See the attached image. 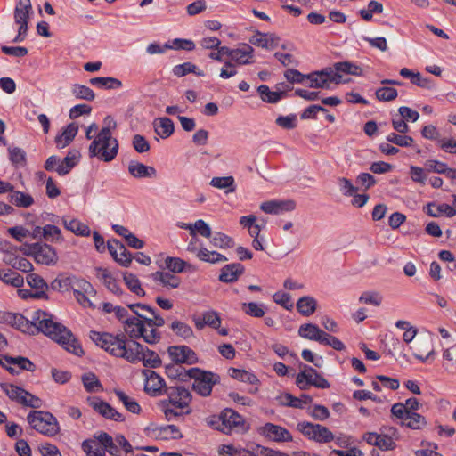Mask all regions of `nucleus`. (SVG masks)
<instances>
[{
	"instance_id": "58836bf2",
	"label": "nucleus",
	"mask_w": 456,
	"mask_h": 456,
	"mask_svg": "<svg viewBox=\"0 0 456 456\" xmlns=\"http://www.w3.org/2000/svg\"><path fill=\"white\" fill-rule=\"evenodd\" d=\"M426 418L419 413H409L403 422H401L402 426L407 427L411 429L419 430L427 426Z\"/></svg>"
},
{
	"instance_id": "052dcab7",
	"label": "nucleus",
	"mask_w": 456,
	"mask_h": 456,
	"mask_svg": "<svg viewBox=\"0 0 456 456\" xmlns=\"http://www.w3.org/2000/svg\"><path fill=\"white\" fill-rule=\"evenodd\" d=\"M375 95L379 101L390 102L397 97L398 93L395 88L384 86L377 89Z\"/></svg>"
},
{
	"instance_id": "338daca9",
	"label": "nucleus",
	"mask_w": 456,
	"mask_h": 456,
	"mask_svg": "<svg viewBox=\"0 0 456 456\" xmlns=\"http://www.w3.org/2000/svg\"><path fill=\"white\" fill-rule=\"evenodd\" d=\"M146 327L147 326H144L141 338H142L144 342L150 345H155L159 343L161 338L160 332L158 331L154 327L151 328L150 330H148Z\"/></svg>"
},
{
	"instance_id": "4468645a",
	"label": "nucleus",
	"mask_w": 456,
	"mask_h": 456,
	"mask_svg": "<svg viewBox=\"0 0 456 456\" xmlns=\"http://www.w3.org/2000/svg\"><path fill=\"white\" fill-rule=\"evenodd\" d=\"M132 346H134V353H135L137 359L134 363L142 362L144 367L158 368L161 365V359L153 350L143 348L142 345L135 340H132Z\"/></svg>"
},
{
	"instance_id": "a18cd8bd",
	"label": "nucleus",
	"mask_w": 456,
	"mask_h": 456,
	"mask_svg": "<svg viewBox=\"0 0 456 456\" xmlns=\"http://www.w3.org/2000/svg\"><path fill=\"white\" fill-rule=\"evenodd\" d=\"M189 73H194L199 77L204 76V72L202 70H198L197 66L191 62H184L183 64L175 65L173 68V74L178 77H183Z\"/></svg>"
},
{
	"instance_id": "393cba45",
	"label": "nucleus",
	"mask_w": 456,
	"mask_h": 456,
	"mask_svg": "<svg viewBox=\"0 0 456 456\" xmlns=\"http://www.w3.org/2000/svg\"><path fill=\"white\" fill-rule=\"evenodd\" d=\"M8 192H10L8 196L9 201L18 208H27L34 204L33 197L28 193L14 191L13 188Z\"/></svg>"
},
{
	"instance_id": "2eb2a0df",
	"label": "nucleus",
	"mask_w": 456,
	"mask_h": 456,
	"mask_svg": "<svg viewBox=\"0 0 456 456\" xmlns=\"http://www.w3.org/2000/svg\"><path fill=\"white\" fill-rule=\"evenodd\" d=\"M167 354L173 362L180 365L198 362L196 353L187 346H170Z\"/></svg>"
},
{
	"instance_id": "bf43d9fd",
	"label": "nucleus",
	"mask_w": 456,
	"mask_h": 456,
	"mask_svg": "<svg viewBox=\"0 0 456 456\" xmlns=\"http://www.w3.org/2000/svg\"><path fill=\"white\" fill-rule=\"evenodd\" d=\"M359 302L379 306L382 303V296L377 291H365L360 296Z\"/></svg>"
},
{
	"instance_id": "4be33fe9",
	"label": "nucleus",
	"mask_w": 456,
	"mask_h": 456,
	"mask_svg": "<svg viewBox=\"0 0 456 456\" xmlns=\"http://www.w3.org/2000/svg\"><path fill=\"white\" fill-rule=\"evenodd\" d=\"M223 426L229 430L232 428H240L244 425V419L232 409H224L220 415Z\"/></svg>"
},
{
	"instance_id": "aec40b11",
	"label": "nucleus",
	"mask_w": 456,
	"mask_h": 456,
	"mask_svg": "<svg viewBox=\"0 0 456 456\" xmlns=\"http://www.w3.org/2000/svg\"><path fill=\"white\" fill-rule=\"evenodd\" d=\"M78 132V126L76 123H70L62 129L61 134L55 137L56 147L63 149L69 145Z\"/></svg>"
},
{
	"instance_id": "412c9836",
	"label": "nucleus",
	"mask_w": 456,
	"mask_h": 456,
	"mask_svg": "<svg viewBox=\"0 0 456 456\" xmlns=\"http://www.w3.org/2000/svg\"><path fill=\"white\" fill-rule=\"evenodd\" d=\"M254 49L251 45L245 44L240 48H235V52L230 61L236 65H247L254 62Z\"/></svg>"
},
{
	"instance_id": "c85d7f7f",
	"label": "nucleus",
	"mask_w": 456,
	"mask_h": 456,
	"mask_svg": "<svg viewBox=\"0 0 456 456\" xmlns=\"http://www.w3.org/2000/svg\"><path fill=\"white\" fill-rule=\"evenodd\" d=\"M0 281L14 288H20L24 283L23 277L12 269L0 271Z\"/></svg>"
},
{
	"instance_id": "0eeeda50",
	"label": "nucleus",
	"mask_w": 456,
	"mask_h": 456,
	"mask_svg": "<svg viewBox=\"0 0 456 456\" xmlns=\"http://www.w3.org/2000/svg\"><path fill=\"white\" fill-rule=\"evenodd\" d=\"M297 430L305 436L318 443H328L334 439V436L328 428L320 424H314L307 421L299 422Z\"/></svg>"
},
{
	"instance_id": "9d476101",
	"label": "nucleus",
	"mask_w": 456,
	"mask_h": 456,
	"mask_svg": "<svg viewBox=\"0 0 456 456\" xmlns=\"http://www.w3.org/2000/svg\"><path fill=\"white\" fill-rule=\"evenodd\" d=\"M128 308L139 318H143L145 326L149 328L162 327L165 324V320L162 316L156 313V310L151 306L144 304H130L127 305Z\"/></svg>"
},
{
	"instance_id": "dca6fc26",
	"label": "nucleus",
	"mask_w": 456,
	"mask_h": 456,
	"mask_svg": "<svg viewBox=\"0 0 456 456\" xmlns=\"http://www.w3.org/2000/svg\"><path fill=\"white\" fill-rule=\"evenodd\" d=\"M261 435L274 442H290L292 436L288 429L273 423L265 424L260 429Z\"/></svg>"
},
{
	"instance_id": "09e8293b",
	"label": "nucleus",
	"mask_w": 456,
	"mask_h": 456,
	"mask_svg": "<svg viewBox=\"0 0 456 456\" xmlns=\"http://www.w3.org/2000/svg\"><path fill=\"white\" fill-rule=\"evenodd\" d=\"M83 385L87 392H96L99 390H102V386L96 377V375L93 372H87L82 377Z\"/></svg>"
},
{
	"instance_id": "de8ad7c7",
	"label": "nucleus",
	"mask_w": 456,
	"mask_h": 456,
	"mask_svg": "<svg viewBox=\"0 0 456 456\" xmlns=\"http://www.w3.org/2000/svg\"><path fill=\"white\" fill-rule=\"evenodd\" d=\"M97 439L101 444L104 446V449L112 456H118L120 450L117 444H115L111 436L106 432H102L97 436Z\"/></svg>"
},
{
	"instance_id": "c9c22d12",
	"label": "nucleus",
	"mask_w": 456,
	"mask_h": 456,
	"mask_svg": "<svg viewBox=\"0 0 456 456\" xmlns=\"http://www.w3.org/2000/svg\"><path fill=\"white\" fill-rule=\"evenodd\" d=\"M189 370H185L182 365L177 363L167 364L165 368L166 375L172 379H178L180 381H186L189 378L187 374Z\"/></svg>"
},
{
	"instance_id": "a878e982",
	"label": "nucleus",
	"mask_w": 456,
	"mask_h": 456,
	"mask_svg": "<svg viewBox=\"0 0 456 456\" xmlns=\"http://www.w3.org/2000/svg\"><path fill=\"white\" fill-rule=\"evenodd\" d=\"M426 213L432 217H438L444 214L448 217H452L456 215L454 208L448 204L436 205L435 202H430L425 207Z\"/></svg>"
},
{
	"instance_id": "6e6d98bb",
	"label": "nucleus",
	"mask_w": 456,
	"mask_h": 456,
	"mask_svg": "<svg viewBox=\"0 0 456 456\" xmlns=\"http://www.w3.org/2000/svg\"><path fill=\"white\" fill-rule=\"evenodd\" d=\"M166 267L172 273H182L185 270V267H191V265L187 264L185 261L178 257L168 256L165 260Z\"/></svg>"
},
{
	"instance_id": "5701e85b",
	"label": "nucleus",
	"mask_w": 456,
	"mask_h": 456,
	"mask_svg": "<svg viewBox=\"0 0 456 456\" xmlns=\"http://www.w3.org/2000/svg\"><path fill=\"white\" fill-rule=\"evenodd\" d=\"M128 172L134 178L154 177L157 174L153 167L146 166L136 161H131L129 163Z\"/></svg>"
},
{
	"instance_id": "7c9ffc66",
	"label": "nucleus",
	"mask_w": 456,
	"mask_h": 456,
	"mask_svg": "<svg viewBox=\"0 0 456 456\" xmlns=\"http://www.w3.org/2000/svg\"><path fill=\"white\" fill-rule=\"evenodd\" d=\"M209 184L215 188L225 190L226 193L234 192L236 191L235 180L232 175L213 177Z\"/></svg>"
},
{
	"instance_id": "7ed1b4c3",
	"label": "nucleus",
	"mask_w": 456,
	"mask_h": 456,
	"mask_svg": "<svg viewBox=\"0 0 456 456\" xmlns=\"http://www.w3.org/2000/svg\"><path fill=\"white\" fill-rule=\"evenodd\" d=\"M89 156L97 157L100 160L110 162L113 160L118 151V142L112 137L108 129H101L97 136L89 145Z\"/></svg>"
},
{
	"instance_id": "2f4dec72",
	"label": "nucleus",
	"mask_w": 456,
	"mask_h": 456,
	"mask_svg": "<svg viewBox=\"0 0 456 456\" xmlns=\"http://www.w3.org/2000/svg\"><path fill=\"white\" fill-rule=\"evenodd\" d=\"M63 224L67 230L71 231L76 235L85 237L90 235L91 231L89 226L77 219L68 220L66 217H63Z\"/></svg>"
},
{
	"instance_id": "ea45409f",
	"label": "nucleus",
	"mask_w": 456,
	"mask_h": 456,
	"mask_svg": "<svg viewBox=\"0 0 456 456\" xmlns=\"http://www.w3.org/2000/svg\"><path fill=\"white\" fill-rule=\"evenodd\" d=\"M9 159L16 167H25L27 164V154L24 150L19 147H9Z\"/></svg>"
},
{
	"instance_id": "3c124183",
	"label": "nucleus",
	"mask_w": 456,
	"mask_h": 456,
	"mask_svg": "<svg viewBox=\"0 0 456 456\" xmlns=\"http://www.w3.org/2000/svg\"><path fill=\"white\" fill-rule=\"evenodd\" d=\"M27 283L37 291H45L46 293L49 290V286L46 281L37 273L28 274L26 277Z\"/></svg>"
},
{
	"instance_id": "f8f14e48",
	"label": "nucleus",
	"mask_w": 456,
	"mask_h": 456,
	"mask_svg": "<svg viewBox=\"0 0 456 456\" xmlns=\"http://www.w3.org/2000/svg\"><path fill=\"white\" fill-rule=\"evenodd\" d=\"M144 376V391L151 396H159L164 395L167 387L164 379L156 371L144 369L142 370Z\"/></svg>"
},
{
	"instance_id": "f3484780",
	"label": "nucleus",
	"mask_w": 456,
	"mask_h": 456,
	"mask_svg": "<svg viewBox=\"0 0 456 456\" xmlns=\"http://www.w3.org/2000/svg\"><path fill=\"white\" fill-rule=\"evenodd\" d=\"M144 326V319L137 315L127 317L123 321V329L132 340L141 338Z\"/></svg>"
},
{
	"instance_id": "864d4df0",
	"label": "nucleus",
	"mask_w": 456,
	"mask_h": 456,
	"mask_svg": "<svg viewBox=\"0 0 456 456\" xmlns=\"http://www.w3.org/2000/svg\"><path fill=\"white\" fill-rule=\"evenodd\" d=\"M334 73H346L351 75H360L362 69L349 61L337 62L334 64Z\"/></svg>"
},
{
	"instance_id": "37998d69",
	"label": "nucleus",
	"mask_w": 456,
	"mask_h": 456,
	"mask_svg": "<svg viewBox=\"0 0 456 456\" xmlns=\"http://www.w3.org/2000/svg\"><path fill=\"white\" fill-rule=\"evenodd\" d=\"M210 239L211 245L218 248H230L235 244L232 238L220 232H215Z\"/></svg>"
},
{
	"instance_id": "6e6552de",
	"label": "nucleus",
	"mask_w": 456,
	"mask_h": 456,
	"mask_svg": "<svg viewBox=\"0 0 456 456\" xmlns=\"http://www.w3.org/2000/svg\"><path fill=\"white\" fill-rule=\"evenodd\" d=\"M164 395H167L168 398L161 401L162 405L171 404L173 407L184 409L189 406L191 401V392L183 387H167Z\"/></svg>"
},
{
	"instance_id": "603ef678",
	"label": "nucleus",
	"mask_w": 456,
	"mask_h": 456,
	"mask_svg": "<svg viewBox=\"0 0 456 456\" xmlns=\"http://www.w3.org/2000/svg\"><path fill=\"white\" fill-rule=\"evenodd\" d=\"M1 387L11 400L15 401L20 404V400L23 396L25 389L18 386L7 383L2 384Z\"/></svg>"
},
{
	"instance_id": "72a5a7b5",
	"label": "nucleus",
	"mask_w": 456,
	"mask_h": 456,
	"mask_svg": "<svg viewBox=\"0 0 456 456\" xmlns=\"http://www.w3.org/2000/svg\"><path fill=\"white\" fill-rule=\"evenodd\" d=\"M257 92L260 94L262 101L268 103H276L281 99L286 96L285 92H274L271 91L266 85H261L257 88Z\"/></svg>"
},
{
	"instance_id": "4d7b16f0",
	"label": "nucleus",
	"mask_w": 456,
	"mask_h": 456,
	"mask_svg": "<svg viewBox=\"0 0 456 456\" xmlns=\"http://www.w3.org/2000/svg\"><path fill=\"white\" fill-rule=\"evenodd\" d=\"M33 11L15 7L14 21L19 28H28V20Z\"/></svg>"
},
{
	"instance_id": "c756f323",
	"label": "nucleus",
	"mask_w": 456,
	"mask_h": 456,
	"mask_svg": "<svg viewBox=\"0 0 456 456\" xmlns=\"http://www.w3.org/2000/svg\"><path fill=\"white\" fill-rule=\"evenodd\" d=\"M197 257L203 262L210 263V264H217L222 262H226L228 258L216 252V251H210L207 249L206 248H200L197 254Z\"/></svg>"
},
{
	"instance_id": "0e129e2a",
	"label": "nucleus",
	"mask_w": 456,
	"mask_h": 456,
	"mask_svg": "<svg viewBox=\"0 0 456 456\" xmlns=\"http://www.w3.org/2000/svg\"><path fill=\"white\" fill-rule=\"evenodd\" d=\"M243 311L253 317H263L265 315V310L262 305H258L255 302L243 303L242 304Z\"/></svg>"
},
{
	"instance_id": "e2e57ef3",
	"label": "nucleus",
	"mask_w": 456,
	"mask_h": 456,
	"mask_svg": "<svg viewBox=\"0 0 456 456\" xmlns=\"http://www.w3.org/2000/svg\"><path fill=\"white\" fill-rule=\"evenodd\" d=\"M43 237L49 241H59L61 238V230L53 224H46L43 227Z\"/></svg>"
},
{
	"instance_id": "1a4fd4ad",
	"label": "nucleus",
	"mask_w": 456,
	"mask_h": 456,
	"mask_svg": "<svg viewBox=\"0 0 456 456\" xmlns=\"http://www.w3.org/2000/svg\"><path fill=\"white\" fill-rule=\"evenodd\" d=\"M24 253L28 256H32L38 264L45 265H55L58 261L54 248L47 244L39 242L31 244Z\"/></svg>"
},
{
	"instance_id": "423d86ee",
	"label": "nucleus",
	"mask_w": 456,
	"mask_h": 456,
	"mask_svg": "<svg viewBox=\"0 0 456 456\" xmlns=\"http://www.w3.org/2000/svg\"><path fill=\"white\" fill-rule=\"evenodd\" d=\"M81 153L78 150H70L66 157L61 159L55 155L50 156L45 162L44 168L49 172H56L59 175H68L79 162Z\"/></svg>"
},
{
	"instance_id": "49530a36",
	"label": "nucleus",
	"mask_w": 456,
	"mask_h": 456,
	"mask_svg": "<svg viewBox=\"0 0 456 456\" xmlns=\"http://www.w3.org/2000/svg\"><path fill=\"white\" fill-rule=\"evenodd\" d=\"M170 328L176 336L181 337L183 339L186 340L194 336L191 327L181 321H174L171 323Z\"/></svg>"
},
{
	"instance_id": "69168bd1",
	"label": "nucleus",
	"mask_w": 456,
	"mask_h": 456,
	"mask_svg": "<svg viewBox=\"0 0 456 456\" xmlns=\"http://www.w3.org/2000/svg\"><path fill=\"white\" fill-rule=\"evenodd\" d=\"M275 123L277 126L284 128V129H293L297 126V116L295 114H290L288 116H279Z\"/></svg>"
},
{
	"instance_id": "bb28decb",
	"label": "nucleus",
	"mask_w": 456,
	"mask_h": 456,
	"mask_svg": "<svg viewBox=\"0 0 456 456\" xmlns=\"http://www.w3.org/2000/svg\"><path fill=\"white\" fill-rule=\"evenodd\" d=\"M153 124L155 132L163 139L169 137L175 131L174 123L168 118H159Z\"/></svg>"
},
{
	"instance_id": "f257e3e1",
	"label": "nucleus",
	"mask_w": 456,
	"mask_h": 456,
	"mask_svg": "<svg viewBox=\"0 0 456 456\" xmlns=\"http://www.w3.org/2000/svg\"><path fill=\"white\" fill-rule=\"evenodd\" d=\"M13 327L28 334H34L36 331L43 332L75 355L80 356L84 354L82 346L71 331L61 323L55 322L53 316L45 311L34 312L32 321H28L19 314Z\"/></svg>"
},
{
	"instance_id": "a211bd4d",
	"label": "nucleus",
	"mask_w": 456,
	"mask_h": 456,
	"mask_svg": "<svg viewBox=\"0 0 456 456\" xmlns=\"http://www.w3.org/2000/svg\"><path fill=\"white\" fill-rule=\"evenodd\" d=\"M296 208L293 200H270L263 202L260 206L262 211L266 214L279 215L283 211H292Z\"/></svg>"
},
{
	"instance_id": "473e14b6",
	"label": "nucleus",
	"mask_w": 456,
	"mask_h": 456,
	"mask_svg": "<svg viewBox=\"0 0 456 456\" xmlns=\"http://www.w3.org/2000/svg\"><path fill=\"white\" fill-rule=\"evenodd\" d=\"M71 275L66 273H60L48 286L49 289L58 291L61 293L70 290Z\"/></svg>"
},
{
	"instance_id": "20e7f679",
	"label": "nucleus",
	"mask_w": 456,
	"mask_h": 456,
	"mask_svg": "<svg viewBox=\"0 0 456 456\" xmlns=\"http://www.w3.org/2000/svg\"><path fill=\"white\" fill-rule=\"evenodd\" d=\"M27 420L33 429L49 437L60 431L57 419L49 411H32L28 414Z\"/></svg>"
},
{
	"instance_id": "b1692460",
	"label": "nucleus",
	"mask_w": 456,
	"mask_h": 456,
	"mask_svg": "<svg viewBox=\"0 0 456 456\" xmlns=\"http://www.w3.org/2000/svg\"><path fill=\"white\" fill-rule=\"evenodd\" d=\"M298 335L303 338L321 343L325 331L321 330L316 324L305 323L299 327Z\"/></svg>"
},
{
	"instance_id": "cd10ccee",
	"label": "nucleus",
	"mask_w": 456,
	"mask_h": 456,
	"mask_svg": "<svg viewBox=\"0 0 456 456\" xmlns=\"http://www.w3.org/2000/svg\"><path fill=\"white\" fill-rule=\"evenodd\" d=\"M153 279L168 289L178 288L181 284L180 278L168 272H156L153 274Z\"/></svg>"
},
{
	"instance_id": "a19ab883",
	"label": "nucleus",
	"mask_w": 456,
	"mask_h": 456,
	"mask_svg": "<svg viewBox=\"0 0 456 456\" xmlns=\"http://www.w3.org/2000/svg\"><path fill=\"white\" fill-rule=\"evenodd\" d=\"M114 393L128 411L134 414L140 413L141 406L134 399L129 397L125 392L121 390L115 389Z\"/></svg>"
},
{
	"instance_id": "e433bc0d",
	"label": "nucleus",
	"mask_w": 456,
	"mask_h": 456,
	"mask_svg": "<svg viewBox=\"0 0 456 456\" xmlns=\"http://www.w3.org/2000/svg\"><path fill=\"white\" fill-rule=\"evenodd\" d=\"M317 306L316 300L312 297H302L297 303V308L298 312L304 316H309L313 314Z\"/></svg>"
},
{
	"instance_id": "5fc2aeb1",
	"label": "nucleus",
	"mask_w": 456,
	"mask_h": 456,
	"mask_svg": "<svg viewBox=\"0 0 456 456\" xmlns=\"http://www.w3.org/2000/svg\"><path fill=\"white\" fill-rule=\"evenodd\" d=\"M72 94L77 99L93 101L95 97L94 91L86 86L75 84L72 86Z\"/></svg>"
},
{
	"instance_id": "ddd939ff",
	"label": "nucleus",
	"mask_w": 456,
	"mask_h": 456,
	"mask_svg": "<svg viewBox=\"0 0 456 456\" xmlns=\"http://www.w3.org/2000/svg\"><path fill=\"white\" fill-rule=\"evenodd\" d=\"M89 405L100 415L105 419H111L118 422H123L125 417L122 413L118 412L110 403L104 402L97 396H89L87 398Z\"/></svg>"
},
{
	"instance_id": "774afa93",
	"label": "nucleus",
	"mask_w": 456,
	"mask_h": 456,
	"mask_svg": "<svg viewBox=\"0 0 456 456\" xmlns=\"http://www.w3.org/2000/svg\"><path fill=\"white\" fill-rule=\"evenodd\" d=\"M132 144H133L134 149L138 153H144V152L149 151V150H150V143L145 139V137L141 134H135L133 137Z\"/></svg>"
},
{
	"instance_id": "6ab92c4d",
	"label": "nucleus",
	"mask_w": 456,
	"mask_h": 456,
	"mask_svg": "<svg viewBox=\"0 0 456 456\" xmlns=\"http://www.w3.org/2000/svg\"><path fill=\"white\" fill-rule=\"evenodd\" d=\"M244 271V266L240 263L226 265L221 269L218 280L224 283H232L239 279Z\"/></svg>"
},
{
	"instance_id": "4c0bfd02",
	"label": "nucleus",
	"mask_w": 456,
	"mask_h": 456,
	"mask_svg": "<svg viewBox=\"0 0 456 456\" xmlns=\"http://www.w3.org/2000/svg\"><path fill=\"white\" fill-rule=\"evenodd\" d=\"M229 375L239 381L246 382L248 384H257L259 382L257 377L245 370H240L236 368H230L228 370Z\"/></svg>"
},
{
	"instance_id": "f704fd0d",
	"label": "nucleus",
	"mask_w": 456,
	"mask_h": 456,
	"mask_svg": "<svg viewBox=\"0 0 456 456\" xmlns=\"http://www.w3.org/2000/svg\"><path fill=\"white\" fill-rule=\"evenodd\" d=\"M70 281V290L73 291L74 294H76V290L79 292H83L84 294H89V295H95L96 291L92 286V284L82 278H77L75 275H71Z\"/></svg>"
},
{
	"instance_id": "f03ea898",
	"label": "nucleus",
	"mask_w": 456,
	"mask_h": 456,
	"mask_svg": "<svg viewBox=\"0 0 456 456\" xmlns=\"http://www.w3.org/2000/svg\"><path fill=\"white\" fill-rule=\"evenodd\" d=\"M90 338L96 346L113 356L124 358L131 363H134L137 359L135 353L133 351L132 340L127 342L126 335L123 333L112 335L107 332L91 331Z\"/></svg>"
},
{
	"instance_id": "c03bdc74",
	"label": "nucleus",
	"mask_w": 456,
	"mask_h": 456,
	"mask_svg": "<svg viewBox=\"0 0 456 456\" xmlns=\"http://www.w3.org/2000/svg\"><path fill=\"white\" fill-rule=\"evenodd\" d=\"M89 82L93 86L106 89H118L122 86V82L119 79L111 77H94Z\"/></svg>"
},
{
	"instance_id": "680f3d73",
	"label": "nucleus",
	"mask_w": 456,
	"mask_h": 456,
	"mask_svg": "<svg viewBox=\"0 0 456 456\" xmlns=\"http://www.w3.org/2000/svg\"><path fill=\"white\" fill-rule=\"evenodd\" d=\"M20 404L30 408L38 409L42 407L43 402L39 397L25 390L20 400Z\"/></svg>"
},
{
	"instance_id": "8fccbe9b",
	"label": "nucleus",
	"mask_w": 456,
	"mask_h": 456,
	"mask_svg": "<svg viewBox=\"0 0 456 456\" xmlns=\"http://www.w3.org/2000/svg\"><path fill=\"white\" fill-rule=\"evenodd\" d=\"M123 278L126 285L132 292L137 296H144L145 292L142 289L141 283L134 274L130 273H124Z\"/></svg>"
},
{
	"instance_id": "39448f33",
	"label": "nucleus",
	"mask_w": 456,
	"mask_h": 456,
	"mask_svg": "<svg viewBox=\"0 0 456 456\" xmlns=\"http://www.w3.org/2000/svg\"><path fill=\"white\" fill-rule=\"evenodd\" d=\"M187 374L194 380L192 390L204 397L210 395L213 387L220 382L219 375L196 367L189 369Z\"/></svg>"
},
{
	"instance_id": "9b49d317",
	"label": "nucleus",
	"mask_w": 456,
	"mask_h": 456,
	"mask_svg": "<svg viewBox=\"0 0 456 456\" xmlns=\"http://www.w3.org/2000/svg\"><path fill=\"white\" fill-rule=\"evenodd\" d=\"M342 76L334 73L331 69H326L322 71H315L306 75L305 79L310 81L309 87L311 88H326L330 87V83L339 84Z\"/></svg>"
},
{
	"instance_id": "79ce46f5",
	"label": "nucleus",
	"mask_w": 456,
	"mask_h": 456,
	"mask_svg": "<svg viewBox=\"0 0 456 456\" xmlns=\"http://www.w3.org/2000/svg\"><path fill=\"white\" fill-rule=\"evenodd\" d=\"M301 367L305 369L306 371L308 373H310L309 383H311L312 386H314L315 387L322 388V389L330 387L329 381L324 377H322L321 374H319L315 369H314L313 367L308 366L306 364H303V365H301Z\"/></svg>"
},
{
	"instance_id": "13d9d810",
	"label": "nucleus",
	"mask_w": 456,
	"mask_h": 456,
	"mask_svg": "<svg viewBox=\"0 0 456 456\" xmlns=\"http://www.w3.org/2000/svg\"><path fill=\"white\" fill-rule=\"evenodd\" d=\"M387 141L400 147H410L414 140L411 136L391 133L387 136Z\"/></svg>"
}]
</instances>
